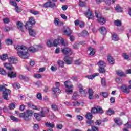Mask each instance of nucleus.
<instances>
[{"label":"nucleus","instance_id":"obj_49","mask_svg":"<svg viewBox=\"0 0 131 131\" xmlns=\"http://www.w3.org/2000/svg\"><path fill=\"white\" fill-rule=\"evenodd\" d=\"M6 43L8 46H10V45H12L13 43V40L10 39H7L6 40Z\"/></svg>","mask_w":131,"mask_h":131},{"label":"nucleus","instance_id":"obj_28","mask_svg":"<svg viewBox=\"0 0 131 131\" xmlns=\"http://www.w3.org/2000/svg\"><path fill=\"white\" fill-rule=\"evenodd\" d=\"M27 105L28 107L30 108H32V109H34L35 110H37V107L36 106L34 105L33 103H31L30 102L27 103Z\"/></svg>","mask_w":131,"mask_h":131},{"label":"nucleus","instance_id":"obj_33","mask_svg":"<svg viewBox=\"0 0 131 131\" xmlns=\"http://www.w3.org/2000/svg\"><path fill=\"white\" fill-rule=\"evenodd\" d=\"M85 118L87 120H92V118H93V115L91 113H88L86 114Z\"/></svg>","mask_w":131,"mask_h":131},{"label":"nucleus","instance_id":"obj_27","mask_svg":"<svg viewBox=\"0 0 131 131\" xmlns=\"http://www.w3.org/2000/svg\"><path fill=\"white\" fill-rule=\"evenodd\" d=\"M34 116L35 118L38 121H39L41 120V117L40 116V114H37V113H35L34 114Z\"/></svg>","mask_w":131,"mask_h":131},{"label":"nucleus","instance_id":"obj_51","mask_svg":"<svg viewBox=\"0 0 131 131\" xmlns=\"http://www.w3.org/2000/svg\"><path fill=\"white\" fill-rule=\"evenodd\" d=\"M35 78H37V79H39V78H41L42 76L39 74H35L33 76Z\"/></svg>","mask_w":131,"mask_h":131},{"label":"nucleus","instance_id":"obj_32","mask_svg":"<svg viewBox=\"0 0 131 131\" xmlns=\"http://www.w3.org/2000/svg\"><path fill=\"white\" fill-rule=\"evenodd\" d=\"M12 86L14 89H16V90H18V89H20V88H21L20 84H19V83H17V82H15L14 84H12Z\"/></svg>","mask_w":131,"mask_h":131},{"label":"nucleus","instance_id":"obj_57","mask_svg":"<svg viewBox=\"0 0 131 131\" xmlns=\"http://www.w3.org/2000/svg\"><path fill=\"white\" fill-rule=\"evenodd\" d=\"M10 5H11V6H13V7H15V8L17 7V3L12 0H10Z\"/></svg>","mask_w":131,"mask_h":131},{"label":"nucleus","instance_id":"obj_41","mask_svg":"<svg viewBox=\"0 0 131 131\" xmlns=\"http://www.w3.org/2000/svg\"><path fill=\"white\" fill-rule=\"evenodd\" d=\"M117 75H118V76H125V74H124V73H123V72L121 71H117Z\"/></svg>","mask_w":131,"mask_h":131},{"label":"nucleus","instance_id":"obj_3","mask_svg":"<svg viewBox=\"0 0 131 131\" xmlns=\"http://www.w3.org/2000/svg\"><path fill=\"white\" fill-rule=\"evenodd\" d=\"M3 91V97L4 100H9V95L11 94V90L9 89H7L5 86L0 85V92Z\"/></svg>","mask_w":131,"mask_h":131},{"label":"nucleus","instance_id":"obj_53","mask_svg":"<svg viewBox=\"0 0 131 131\" xmlns=\"http://www.w3.org/2000/svg\"><path fill=\"white\" fill-rule=\"evenodd\" d=\"M36 97L38 100H40V101L42 100V96H41V93H38Z\"/></svg>","mask_w":131,"mask_h":131},{"label":"nucleus","instance_id":"obj_13","mask_svg":"<svg viewBox=\"0 0 131 131\" xmlns=\"http://www.w3.org/2000/svg\"><path fill=\"white\" fill-rule=\"evenodd\" d=\"M84 14L86 17L88 18V20H90V19H92L93 18V13H92V12H91L90 8L88 9L87 12H84Z\"/></svg>","mask_w":131,"mask_h":131},{"label":"nucleus","instance_id":"obj_15","mask_svg":"<svg viewBox=\"0 0 131 131\" xmlns=\"http://www.w3.org/2000/svg\"><path fill=\"white\" fill-rule=\"evenodd\" d=\"M8 76L10 78H15V77H17V73L15 72L9 71L8 73Z\"/></svg>","mask_w":131,"mask_h":131},{"label":"nucleus","instance_id":"obj_39","mask_svg":"<svg viewBox=\"0 0 131 131\" xmlns=\"http://www.w3.org/2000/svg\"><path fill=\"white\" fill-rule=\"evenodd\" d=\"M8 55H7V54H3L1 56H0V59L2 61H6V60H7V59H8Z\"/></svg>","mask_w":131,"mask_h":131},{"label":"nucleus","instance_id":"obj_4","mask_svg":"<svg viewBox=\"0 0 131 131\" xmlns=\"http://www.w3.org/2000/svg\"><path fill=\"white\" fill-rule=\"evenodd\" d=\"M64 85L66 88V92L68 95H70L73 92V85L71 84V82L68 81L64 82Z\"/></svg>","mask_w":131,"mask_h":131},{"label":"nucleus","instance_id":"obj_8","mask_svg":"<svg viewBox=\"0 0 131 131\" xmlns=\"http://www.w3.org/2000/svg\"><path fill=\"white\" fill-rule=\"evenodd\" d=\"M41 49H42V46L40 45H34L33 47H31L29 48V51L31 53H35V52H37V51Z\"/></svg>","mask_w":131,"mask_h":131},{"label":"nucleus","instance_id":"obj_5","mask_svg":"<svg viewBox=\"0 0 131 131\" xmlns=\"http://www.w3.org/2000/svg\"><path fill=\"white\" fill-rule=\"evenodd\" d=\"M95 16L96 18H97L98 22H99L100 24H101V25H104V24L106 23V19L102 16V14L99 12L96 11Z\"/></svg>","mask_w":131,"mask_h":131},{"label":"nucleus","instance_id":"obj_55","mask_svg":"<svg viewBox=\"0 0 131 131\" xmlns=\"http://www.w3.org/2000/svg\"><path fill=\"white\" fill-rule=\"evenodd\" d=\"M60 43L62 46H68V42H66L63 39L60 40Z\"/></svg>","mask_w":131,"mask_h":131},{"label":"nucleus","instance_id":"obj_7","mask_svg":"<svg viewBox=\"0 0 131 131\" xmlns=\"http://www.w3.org/2000/svg\"><path fill=\"white\" fill-rule=\"evenodd\" d=\"M98 65L99 67V71L100 73H105L106 72V69H105L106 63L103 61H100L98 63Z\"/></svg>","mask_w":131,"mask_h":131},{"label":"nucleus","instance_id":"obj_23","mask_svg":"<svg viewBox=\"0 0 131 131\" xmlns=\"http://www.w3.org/2000/svg\"><path fill=\"white\" fill-rule=\"evenodd\" d=\"M99 73L95 74L94 75H90L88 76H86L85 77L86 78H88V79H94L96 76H98Z\"/></svg>","mask_w":131,"mask_h":131},{"label":"nucleus","instance_id":"obj_19","mask_svg":"<svg viewBox=\"0 0 131 131\" xmlns=\"http://www.w3.org/2000/svg\"><path fill=\"white\" fill-rule=\"evenodd\" d=\"M99 31L100 33H101V34H103V35L107 33V30L106 29V28H105V27H100Z\"/></svg>","mask_w":131,"mask_h":131},{"label":"nucleus","instance_id":"obj_9","mask_svg":"<svg viewBox=\"0 0 131 131\" xmlns=\"http://www.w3.org/2000/svg\"><path fill=\"white\" fill-rule=\"evenodd\" d=\"M61 52L64 55H66V56H71V55H72L71 49L68 47H65L61 50Z\"/></svg>","mask_w":131,"mask_h":131},{"label":"nucleus","instance_id":"obj_43","mask_svg":"<svg viewBox=\"0 0 131 131\" xmlns=\"http://www.w3.org/2000/svg\"><path fill=\"white\" fill-rule=\"evenodd\" d=\"M86 123L88 126H91V125H92L93 123H94V121L92 120H87Z\"/></svg>","mask_w":131,"mask_h":131},{"label":"nucleus","instance_id":"obj_44","mask_svg":"<svg viewBox=\"0 0 131 131\" xmlns=\"http://www.w3.org/2000/svg\"><path fill=\"white\" fill-rule=\"evenodd\" d=\"M18 77L21 80H24V79H27L28 80H29V78L28 77H25V76H23L22 75H19Z\"/></svg>","mask_w":131,"mask_h":131},{"label":"nucleus","instance_id":"obj_17","mask_svg":"<svg viewBox=\"0 0 131 131\" xmlns=\"http://www.w3.org/2000/svg\"><path fill=\"white\" fill-rule=\"evenodd\" d=\"M17 27L19 30H21L22 32H24V30H23V23L20 21H18L17 24Z\"/></svg>","mask_w":131,"mask_h":131},{"label":"nucleus","instance_id":"obj_60","mask_svg":"<svg viewBox=\"0 0 131 131\" xmlns=\"http://www.w3.org/2000/svg\"><path fill=\"white\" fill-rule=\"evenodd\" d=\"M15 11L17 13H21L22 10L17 6L15 7Z\"/></svg>","mask_w":131,"mask_h":131},{"label":"nucleus","instance_id":"obj_11","mask_svg":"<svg viewBox=\"0 0 131 131\" xmlns=\"http://www.w3.org/2000/svg\"><path fill=\"white\" fill-rule=\"evenodd\" d=\"M121 90L122 92L125 93V94H129L130 91L129 90V88L127 87L126 85H123L121 86Z\"/></svg>","mask_w":131,"mask_h":131},{"label":"nucleus","instance_id":"obj_45","mask_svg":"<svg viewBox=\"0 0 131 131\" xmlns=\"http://www.w3.org/2000/svg\"><path fill=\"white\" fill-rule=\"evenodd\" d=\"M114 23L116 26H121V21L118 19L115 20Z\"/></svg>","mask_w":131,"mask_h":131},{"label":"nucleus","instance_id":"obj_2","mask_svg":"<svg viewBox=\"0 0 131 131\" xmlns=\"http://www.w3.org/2000/svg\"><path fill=\"white\" fill-rule=\"evenodd\" d=\"M33 111L27 110L24 113H19L18 115L19 117L24 118V120L26 121H29V120H30V117L33 115Z\"/></svg>","mask_w":131,"mask_h":131},{"label":"nucleus","instance_id":"obj_25","mask_svg":"<svg viewBox=\"0 0 131 131\" xmlns=\"http://www.w3.org/2000/svg\"><path fill=\"white\" fill-rule=\"evenodd\" d=\"M112 39L114 41H117L119 40V38H118V36L116 34H113L112 35Z\"/></svg>","mask_w":131,"mask_h":131},{"label":"nucleus","instance_id":"obj_54","mask_svg":"<svg viewBox=\"0 0 131 131\" xmlns=\"http://www.w3.org/2000/svg\"><path fill=\"white\" fill-rule=\"evenodd\" d=\"M0 74H2V75H6V74H7V73L6 72V71L5 70L0 68Z\"/></svg>","mask_w":131,"mask_h":131},{"label":"nucleus","instance_id":"obj_61","mask_svg":"<svg viewBox=\"0 0 131 131\" xmlns=\"http://www.w3.org/2000/svg\"><path fill=\"white\" fill-rule=\"evenodd\" d=\"M53 45L54 47H57L59 45V41L57 39H55L53 41Z\"/></svg>","mask_w":131,"mask_h":131},{"label":"nucleus","instance_id":"obj_30","mask_svg":"<svg viewBox=\"0 0 131 131\" xmlns=\"http://www.w3.org/2000/svg\"><path fill=\"white\" fill-rule=\"evenodd\" d=\"M96 108L97 111V114H103V113H104V111L103 110V108H102V107H101L100 106H97Z\"/></svg>","mask_w":131,"mask_h":131},{"label":"nucleus","instance_id":"obj_58","mask_svg":"<svg viewBox=\"0 0 131 131\" xmlns=\"http://www.w3.org/2000/svg\"><path fill=\"white\" fill-rule=\"evenodd\" d=\"M100 95H101L104 98H107V97H108V93L107 92H101Z\"/></svg>","mask_w":131,"mask_h":131},{"label":"nucleus","instance_id":"obj_48","mask_svg":"<svg viewBox=\"0 0 131 131\" xmlns=\"http://www.w3.org/2000/svg\"><path fill=\"white\" fill-rule=\"evenodd\" d=\"M91 111L92 114H98L97 111V107L92 108Z\"/></svg>","mask_w":131,"mask_h":131},{"label":"nucleus","instance_id":"obj_14","mask_svg":"<svg viewBox=\"0 0 131 131\" xmlns=\"http://www.w3.org/2000/svg\"><path fill=\"white\" fill-rule=\"evenodd\" d=\"M88 98L89 100H93L94 99V91L92 89H89L88 90Z\"/></svg>","mask_w":131,"mask_h":131},{"label":"nucleus","instance_id":"obj_34","mask_svg":"<svg viewBox=\"0 0 131 131\" xmlns=\"http://www.w3.org/2000/svg\"><path fill=\"white\" fill-rule=\"evenodd\" d=\"M114 121L117 125H121L122 124V121L119 119H115Z\"/></svg>","mask_w":131,"mask_h":131},{"label":"nucleus","instance_id":"obj_37","mask_svg":"<svg viewBox=\"0 0 131 131\" xmlns=\"http://www.w3.org/2000/svg\"><path fill=\"white\" fill-rule=\"evenodd\" d=\"M106 114L107 115H112V114H114V111L109 108L106 111Z\"/></svg>","mask_w":131,"mask_h":131},{"label":"nucleus","instance_id":"obj_63","mask_svg":"<svg viewBox=\"0 0 131 131\" xmlns=\"http://www.w3.org/2000/svg\"><path fill=\"white\" fill-rule=\"evenodd\" d=\"M47 45L48 47H53V46H54L53 42H52L50 40L47 41Z\"/></svg>","mask_w":131,"mask_h":131},{"label":"nucleus","instance_id":"obj_26","mask_svg":"<svg viewBox=\"0 0 131 131\" xmlns=\"http://www.w3.org/2000/svg\"><path fill=\"white\" fill-rule=\"evenodd\" d=\"M57 64L59 67H61V68H64V66H65V62L61 60H59L57 61Z\"/></svg>","mask_w":131,"mask_h":131},{"label":"nucleus","instance_id":"obj_6","mask_svg":"<svg viewBox=\"0 0 131 131\" xmlns=\"http://www.w3.org/2000/svg\"><path fill=\"white\" fill-rule=\"evenodd\" d=\"M48 2L45 3L43 4V7L45 8H56L57 6L56 5V2L57 0H48Z\"/></svg>","mask_w":131,"mask_h":131},{"label":"nucleus","instance_id":"obj_52","mask_svg":"<svg viewBox=\"0 0 131 131\" xmlns=\"http://www.w3.org/2000/svg\"><path fill=\"white\" fill-rule=\"evenodd\" d=\"M72 98L74 100H76L79 98V96L78 95L77 93H74L72 96Z\"/></svg>","mask_w":131,"mask_h":131},{"label":"nucleus","instance_id":"obj_10","mask_svg":"<svg viewBox=\"0 0 131 131\" xmlns=\"http://www.w3.org/2000/svg\"><path fill=\"white\" fill-rule=\"evenodd\" d=\"M63 32L64 34H66V35H67L68 36H69V35H71V29H70V28H69V27L68 26H65L64 27Z\"/></svg>","mask_w":131,"mask_h":131},{"label":"nucleus","instance_id":"obj_62","mask_svg":"<svg viewBox=\"0 0 131 131\" xmlns=\"http://www.w3.org/2000/svg\"><path fill=\"white\" fill-rule=\"evenodd\" d=\"M79 6H80V7L85 6V2H82L81 0H80V1H79Z\"/></svg>","mask_w":131,"mask_h":131},{"label":"nucleus","instance_id":"obj_64","mask_svg":"<svg viewBox=\"0 0 131 131\" xmlns=\"http://www.w3.org/2000/svg\"><path fill=\"white\" fill-rule=\"evenodd\" d=\"M125 127L127 128H131V123L128 122L126 124H125Z\"/></svg>","mask_w":131,"mask_h":131},{"label":"nucleus","instance_id":"obj_24","mask_svg":"<svg viewBox=\"0 0 131 131\" xmlns=\"http://www.w3.org/2000/svg\"><path fill=\"white\" fill-rule=\"evenodd\" d=\"M32 26H33V25L29 23V21H27L26 23L25 27L27 29H28L29 30L30 29H32Z\"/></svg>","mask_w":131,"mask_h":131},{"label":"nucleus","instance_id":"obj_22","mask_svg":"<svg viewBox=\"0 0 131 131\" xmlns=\"http://www.w3.org/2000/svg\"><path fill=\"white\" fill-rule=\"evenodd\" d=\"M8 60H9V62H10V63H11V64H15L16 63V62H17V59H16L14 57H10L8 59Z\"/></svg>","mask_w":131,"mask_h":131},{"label":"nucleus","instance_id":"obj_29","mask_svg":"<svg viewBox=\"0 0 131 131\" xmlns=\"http://www.w3.org/2000/svg\"><path fill=\"white\" fill-rule=\"evenodd\" d=\"M79 88L81 94H82V95H83L84 97L85 96V91L84 90V89H83V88H82L81 85H79Z\"/></svg>","mask_w":131,"mask_h":131},{"label":"nucleus","instance_id":"obj_31","mask_svg":"<svg viewBox=\"0 0 131 131\" xmlns=\"http://www.w3.org/2000/svg\"><path fill=\"white\" fill-rule=\"evenodd\" d=\"M45 125L47 127H50V128H54L55 127V124L50 122H46Z\"/></svg>","mask_w":131,"mask_h":131},{"label":"nucleus","instance_id":"obj_50","mask_svg":"<svg viewBox=\"0 0 131 131\" xmlns=\"http://www.w3.org/2000/svg\"><path fill=\"white\" fill-rule=\"evenodd\" d=\"M10 118L11 120L15 121L16 122H18L19 121V119H18V118L15 117L14 116H10Z\"/></svg>","mask_w":131,"mask_h":131},{"label":"nucleus","instance_id":"obj_42","mask_svg":"<svg viewBox=\"0 0 131 131\" xmlns=\"http://www.w3.org/2000/svg\"><path fill=\"white\" fill-rule=\"evenodd\" d=\"M29 23H31V24H32L33 25H34L35 24V20H34V18L33 17H31L29 18Z\"/></svg>","mask_w":131,"mask_h":131},{"label":"nucleus","instance_id":"obj_47","mask_svg":"<svg viewBox=\"0 0 131 131\" xmlns=\"http://www.w3.org/2000/svg\"><path fill=\"white\" fill-rule=\"evenodd\" d=\"M115 10L117 12H122V9L118 5H116Z\"/></svg>","mask_w":131,"mask_h":131},{"label":"nucleus","instance_id":"obj_40","mask_svg":"<svg viewBox=\"0 0 131 131\" xmlns=\"http://www.w3.org/2000/svg\"><path fill=\"white\" fill-rule=\"evenodd\" d=\"M51 108L53 111H58V105L55 104L51 105Z\"/></svg>","mask_w":131,"mask_h":131},{"label":"nucleus","instance_id":"obj_16","mask_svg":"<svg viewBox=\"0 0 131 131\" xmlns=\"http://www.w3.org/2000/svg\"><path fill=\"white\" fill-rule=\"evenodd\" d=\"M57 84H58V85L57 86V87L56 88H53L52 89V91L54 93V94H56L57 93H59V92H60V89H59V87L60 86V82H56L55 83V85H57Z\"/></svg>","mask_w":131,"mask_h":131},{"label":"nucleus","instance_id":"obj_36","mask_svg":"<svg viewBox=\"0 0 131 131\" xmlns=\"http://www.w3.org/2000/svg\"><path fill=\"white\" fill-rule=\"evenodd\" d=\"M64 61L68 65H70L72 63V60L67 59V56L64 58Z\"/></svg>","mask_w":131,"mask_h":131},{"label":"nucleus","instance_id":"obj_56","mask_svg":"<svg viewBox=\"0 0 131 131\" xmlns=\"http://www.w3.org/2000/svg\"><path fill=\"white\" fill-rule=\"evenodd\" d=\"M15 107H16V106L15 105V104H14V103H11L9 106V109H10L11 110L15 109Z\"/></svg>","mask_w":131,"mask_h":131},{"label":"nucleus","instance_id":"obj_1","mask_svg":"<svg viewBox=\"0 0 131 131\" xmlns=\"http://www.w3.org/2000/svg\"><path fill=\"white\" fill-rule=\"evenodd\" d=\"M15 49L18 51L17 55L22 59H28L29 57V54H28V49L24 46L17 45L15 46Z\"/></svg>","mask_w":131,"mask_h":131},{"label":"nucleus","instance_id":"obj_12","mask_svg":"<svg viewBox=\"0 0 131 131\" xmlns=\"http://www.w3.org/2000/svg\"><path fill=\"white\" fill-rule=\"evenodd\" d=\"M3 65L8 70H14V67L10 63L5 62Z\"/></svg>","mask_w":131,"mask_h":131},{"label":"nucleus","instance_id":"obj_20","mask_svg":"<svg viewBox=\"0 0 131 131\" xmlns=\"http://www.w3.org/2000/svg\"><path fill=\"white\" fill-rule=\"evenodd\" d=\"M29 33L31 36H33V37H35V35H36V32L32 29L29 30Z\"/></svg>","mask_w":131,"mask_h":131},{"label":"nucleus","instance_id":"obj_59","mask_svg":"<svg viewBox=\"0 0 131 131\" xmlns=\"http://www.w3.org/2000/svg\"><path fill=\"white\" fill-rule=\"evenodd\" d=\"M3 22L5 24H8L10 22V19L9 18H5L3 19Z\"/></svg>","mask_w":131,"mask_h":131},{"label":"nucleus","instance_id":"obj_21","mask_svg":"<svg viewBox=\"0 0 131 131\" xmlns=\"http://www.w3.org/2000/svg\"><path fill=\"white\" fill-rule=\"evenodd\" d=\"M49 109H46V110H43L41 111L40 115L41 117H46V114L47 112H49Z\"/></svg>","mask_w":131,"mask_h":131},{"label":"nucleus","instance_id":"obj_46","mask_svg":"<svg viewBox=\"0 0 131 131\" xmlns=\"http://www.w3.org/2000/svg\"><path fill=\"white\" fill-rule=\"evenodd\" d=\"M122 56L124 58V60H128L129 59V56L126 53H123Z\"/></svg>","mask_w":131,"mask_h":131},{"label":"nucleus","instance_id":"obj_38","mask_svg":"<svg viewBox=\"0 0 131 131\" xmlns=\"http://www.w3.org/2000/svg\"><path fill=\"white\" fill-rule=\"evenodd\" d=\"M107 60L110 63V64H114V59H113V58H112V56H108L107 58Z\"/></svg>","mask_w":131,"mask_h":131},{"label":"nucleus","instance_id":"obj_35","mask_svg":"<svg viewBox=\"0 0 131 131\" xmlns=\"http://www.w3.org/2000/svg\"><path fill=\"white\" fill-rule=\"evenodd\" d=\"M89 51H90V56H94L95 55V49L92 47L89 48Z\"/></svg>","mask_w":131,"mask_h":131},{"label":"nucleus","instance_id":"obj_18","mask_svg":"<svg viewBox=\"0 0 131 131\" xmlns=\"http://www.w3.org/2000/svg\"><path fill=\"white\" fill-rule=\"evenodd\" d=\"M78 36H79V37H80L81 36H86V35H89V33L87 32L86 30H83V31H82L81 33H78Z\"/></svg>","mask_w":131,"mask_h":131}]
</instances>
